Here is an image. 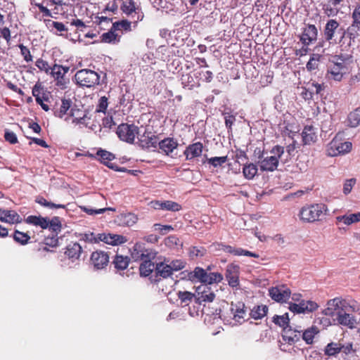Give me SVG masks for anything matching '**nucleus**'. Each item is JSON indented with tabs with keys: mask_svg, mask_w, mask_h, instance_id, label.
<instances>
[{
	"mask_svg": "<svg viewBox=\"0 0 360 360\" xmlns=\"http://www.w3.org/2000/svg\"><path fill=\"white\" fill-rule=\"evenodd\" d=\"M155 120L150 119L146 126L144 133L139 138V127L134 124L122 123L116 131L119 139L128 143H134L135 139H139L141 148L149 151H155L158 146V134L155 129Z\"/></svg>",
	"mask_w": 360,
	"mask_h": 360,
	"instance_id": "f257e3e1",
	"label": "nucleus"
},
{
	"mask_svg": "<svg viewBox=\"0 0 360 360\" xmlns=\"http://www.w3.org/2000/svg\"><path fill=\"white\" fill-rule=\"evenodd\" d=\"M354 61L351 55H334L327 66L326 77L329 80L340 82L346 76L351 74Z\"/></svg>",
	"mask_w": 360,
	"mask_h": 360,
	"instance_id": "f03ea898",
	"label": "nucleus"
},
{
	"mask_svg": "<svg viewBox=\"0 0 360 360\" xmlns=\"http://www.w3.org/2000/svg\"><path fill=\"white\" fill-rule=\"evenodd\" d=\"M285 153V148L275 146L271 150L272 155L264 158V151L259 152L258 164L262 171H274L278 166L279 160Z\"/></svg>",
	"mask_w": 360,
	"mask_h": 360,
	"instance_id": "7ed1b4c3",
	"label": "nucleus"
},
{
	"mask_svg": "<svg viewBox=\"0 0 360 360\" xmlns=\"http://www.w3.org/2000/svg\"><path fill=\"white\" fill-rule=\"evenodd\" d=\"M327 210L328 207L326 204H312L301 208L299 215L302 221L313 223V221L321 220L322 216L326 214Z\"/></svg>",
	"mask_w": 360,
	"mask_h": 360,
	"instance_id": "20e7f679",
	"label": "nucleus"
},
{
	"mask_svg": "<svg viewBox=\"0 0 360 360\" xmlns=\"http://www.w3.org/2000/svg\"><path fill=\"white\" fill-rule=\"evenodd\" d=\"M352 148V143L350 141H345L342 137L337 134L332 141L328 143L326 153L330 157L343 155V154L349 153Z\"/></svg>",
	"mask_w": 360,
	"mask_h": 360,
	"instance_id": "39448f33",
	"label": "nucleus"
},
{
	"mask_svg": "<svg viewBox=\"0 0 360 360\" xmlns=\"http://www.w3.org/2000/svg\"><path fill=\"white\" fill-rule=\"evenodd\" d=\"M75 79L79 85L91 87L99 84L100 76L94 70L82 69L76 72Z\"/></svg>",
	"mask_w": 360,
	"mask_h": 360,
	"instance_id": "423d86ee",
	"label": "nucleus"
},
{
	"mask_svg": "<svg viewBox=\"0 0 360 360\" xmlns=\"http://www.w3.org/2000/svg\"><path fill=\"white\" fill-rule=\"evenodd\" d=\"M120 10L127 16L131 17L134 23L142 20L143 18L141 8L138 5L136 0H122Z\"/></svg>",
	"mask_w": 360,
	"mask_h": 360,
	"instance_id": "0eeeda50",
	"label": "nucleus"
},
{
	"mask_svg": "<svg viewBox=\"0 0 360 360\" xmlns=\"http://www.w3.org/2000/svg\"><path fill=\"white\" fill-rule=\"evenodd\" d=\"M342 30L340 24L335 19H330L325 24L322 34L325 41H328L330 44L337 43L336 36L339 31Z\"/></svg>",
	"mask_w": 360,
	"mask_h": 360,
	"instance_id": "6e6552de",
	"label": "nucleus"
},
{
	"mask_svg": "<svg viewBox=\"0 0 360 360\" xmlns=\"http://www.w3.org/2000/svg\"><path fill=\"white\" fill-rule=\"evenodd\" d=\"M69 70L70 67L56 63L51 67L49 74L54 78L58 86L64 88L67 83L65 76Z\"/></svg>",
	"mask_w": 360,
	"mask_h": 360,
	"instance_id": "1a4fd4ad",
	"label": "nucleus"
},
{
	"mask_svg": "<svg viewBox=\"0 0 360 360\" xmlns=\"http://www.w3.org/2000/svg\"><path fill=\"white\" fill-rule=\"evenodd\" d=\"M156 253L146 249L144 244L136 243L131 250V257L134 261L143 260L146 259H155Z\"/></svg>",
	"mask_w": 360,
	"mask_h": 360,
	"instance_id": "9d476101",
	"label": "nucleus"
},
{
	"mask_svg": "<svg viewBox=\"0 0 360 360\" xmlns=\"http://www.w3.org/2000/svg\"><path fill=\"white\" fill-rule=\"evenodd\" d=\"M226 278L229 285L238 288L240 286V266L231 263L226 266Z\"/></svg>",
	"mask_w": 360,
	"mask_h": 360,
	"instance_id": "9b49d317",
	"label": "nucleus"
},
{
	"mask_svg": "<svg viewBox=\"0 0 360 360\" xmlns=\"http://www.w3.org/2000/svg\"><path fill=\"white\" fill-rule=\"evenodd\" d=\"M318 29L314 25L307 24L303 27L300 39L303 45L309 46L317 39Z\"/></svg>",
	"mask_w": 360,
	"mask_h": 360,
	"instance_id": "f8f14e48",
	"label": "nucleus"
},
{
	"mask_svg": "<svg viewBox=\"0 0 360 360\" xmlns=\"http://www.w3.org/2000/svg\"><path fill=\"white\" fill-rule=\"evenodd\" d=\"M110 256L103 250H96L91 255L90 261L96 269H105L109 264Z\"/></svg>",
	"mask_w": 360,
	"mask_h": 360,
	"instance_id": "ddd939ff",
	"label": "nucleus"
},
{
	"mask_svg": "<svg viewBox=\"0 0 360 360\" xmlns=\"http://www.w3.org/2000/svg\"><path fill=\"white\" fill-rule=\"evenodd\" d=\"M269 295L271 299L276 302H286L288 300L291 292L289 288L281 285L269 288Z\"/></svg>",
	"mask_w": 360,
	"mask_h": 360,
	"instance_id": "4468645a",
	"label": "nucleus"
},
{
	"mask_svg": "<svg viewBox=\"0 0 360 360\" xmlns=\"http://www.w3.org/2000/svg\"><path fill=\"white\" fill-rule=\"evenodd\" d=\"M97 238L98 241H103L111 245H121L127 241V239L122 235L110 233H98L97 234Z\"/></svg>",
	"mask_w": 360,
	"mask_h": 360,
	"instance_id": "2eb2a0df",
	"label": "nucleus"
},
{
	"mask_svg": "<svg viewBox=\"0 0 360 360\" xmlns=\"http://www.w3.org/2000/svg\"><path fill=\"white\" fill-rule=\"evenodd\" d=\"M203 145L202 142L198 141L191 143L188 146L186 147L184 152L186 160H192L195 158L202 155Z\"/></svg>",
	"mask_w": 360,
	"mask_h": 360,
	"instance_id": "dca6fc26",
	"label": "nucleus"
},
{
	"mask_svg": "<svg viewBox=\"0 0 360 360\" xmlns=\"http://www.w3.org/2000/svg\"><path fill=\"white\" fill-rule=\"evenodd\" d=\"M82 252V246L77 242H71L65 248L64 254L72 262H75L79 259Z\"/></svg>",
	"mask_w": 360,
	"mask_h": 360,
	"instance_id": "f3484780",
	"label": "nucleus"
},
{
	"mask_svg": "<svg viewBox=\"0 0 360 360\" xmlns=\"http://www.w3.org/2000/svg\"><path fill=\"white\" fill-rule=\"evenodd\" d=\"M0 221L11 224L20 223V216L14 210L0 209Z\"/></svg>",
	"mask_w": 360,
	"mask_h": 360,
	"instance_id": "a211bd4d",
	"label": "nucleus"
},
{
	"mask_svg": "<svg viewBox=\"0 0 360 360\" xmlns=\"http://www.w3.org/2000/svg\"><path fill=\"white\" fill-rule=\"evenodd\" d=\"M152 259H145L139 266L140 275L141 276H148L153 271L155 277L158 276V264L151 262Z\"/></svg>",
	"mask_w": 360,
	"mask_h": 360,
	"instance_id": "6ab92c4d",
	"label": "nucleus"
},
{
	"mask_svg": "<svg viewBox=\"0 0 360 360\" xmlns=\"http://www.w3.org/2000/svg\"><path fill=\"white\" fill-rule=\"evenodd\" d=\"M245 304L243 302H238L236 304L231 302V311L233 315V319L237 322L243 321L246 316V310L245 309Z\"/></svg>",
	"mask_w": 360,
	"mask_h": 360,
	"instance_id": "aec40b11",
	"label": "nucleus"
},
{
	"mask_svg": "<svg viewBox=\"0 0 360 360\" xmlns=\"http://www.w3.org/2000/svg\"><path fill=\"white\" fill-rule=\"evenodd\" d=\"M336 319L339 324L348 326L349 328L352 329L356 327V322L354 316L345 311H338Z\"/></svg>",
	"mask_w": 360,
	"mask_h": 360,
	"instance_id": "412c9836",
	"label": "nucleus"
},
{
	"mask_svg": "<svg viewBox=\"0 0 360 360\" xmlns=\"http://www.w3.org/2000/svg\"><path fill=\"white\" fill-rule=\"evenodd\" d=\"M301 136L304 144H311L317 141V134L313 126H305Z\"/></svg>",
	"mask_w": 360,
	"mask_h": 360,
	"instance_id": "4be33fe9",
	"label": "nucleus"
},
{
	"mask_svg": "<svg viewBox=\"0 0 360 360\" xmlns=\"http://www.w3.org/2000/svg\"><path fill=\"white\" fill-rule=\"evenodd\" d=\"M345 33L349 39V45L355 44V43L359 41L360 26L356 25L354 21H352L351 25L347 27Z\"/></svg>",
	"mask_w": 360,
	"mask_h": 360,
	"instance_id": "5701e85b",
	"label": "nucleus"
},
{
	"mask_svg": "<svg viewBox=\"0 0 360 360\" xmlns=\"http://www.w3.org/2000/svg\"><path fill=\"white\" fill-rule=\"evenodd\" d=\"M70 115L73 118V123L76 124H82L85 127L88 126V124L85 122V120L87 118L86 114L84 111L77 108L76 106L72 107L70 109Z\"/></svg>",
	"mask_w": 360,
	"mask_h": 360,
	"instance_id": "b1692460",
	"label": "nucleus"
},
{
	"mask_svg": "<svg viewBox=\"0 0 360 360\" xmlns=\"http://www.w3.org/2000/svg\"><path fill=\"white\" fill-rule=\"evenodd\" d=\"M137 219L138 218L136 214L127 212L118 215L117 217V222L120 226H131L136 223Z\"/></svg>",
	"mask_w": 360,
	"mask_h": 360,
	"instance_id": "393cba45",
	"label": "nucleus"
},
{
	"mask_svg": "<svg viewBox=\"0 0 360 360\" xmlns=\"http://www.w3.org/2000/svg\"><path fill=\"white\" fill-rule=\"evenodd\" d=\"M177 146L178 143L174 138H165L164 140L159 142L160 149L162 150L166 155H169Z\"/></svg>",
	"mask_w": 360,
	"mask_h": 360,
	"instance_id": "a878e982",
	"label": "nucleus"
},
{
	"mask_svg": "<svg viewBox=\"0 0 360 360\" xmlns=\"http://www.w3.org/2000/svg\"><path fill=\"white\" fill-rule=\"evenodd\" d=\"M96 155L100 158L101 162L103 164L105 165L109 168L117 170V166L114 165L113 163H111V161L115 158L112 153L107 150L100 149L97 151Z\"/></svg>",
	"mask_w": 360,
	"mask_h": 360,
	"instance_id": "bb28decb",
	"label": "nucleus"
},
{
	"mask_svg": "<svg viewBox=\"0 0 360 360\" xmlns=\"http://www.w3.org/2000/svg\"><path fill=\"white\" fill-rule=\"evenodd\" d=\"M25 223L35 226H39L42 229L48 228V217H44L41 215H30L25 219Z\"/></svg>",
	"mask_w": 360,
	"mask_h": 360,
	"instance_id": "cd10ccee",
	"label": "nucleus"
},
{
	"mask_svg": "<svg viewBox=\"0 0 360 360\" xmlns=\"http://www.w3.org/2000/svg\"><path fill=\"white\" fill-rule=\"evenodd\" d=\"M187 277L191 281H200L205 283L207 272L202 267H195L193 271H190L187 274Z\"/></svg>",
	"mask_w": 360,
	"mask_h": 360,
	"instance_id": "c85d7f7f",
	"label": "nucleus"
},
{
	"mask_svg": "<svg viewBox=\"0 0 360 360\" xmlns=\"http://www.w3.org/2000/svg\"><path fill=\"white\" fill-rule=\"evenodd\" d=\"M72 101L70 99L63 98L59 108H53V114L56 117L63 118L68 110L72 108Z\"/></svg>",
	"mask_w": 360,
	"mask_h": 360,
	"instance_id": "c756f323",
	"label": "nucleus"
},
{
	"mask_svg": "<svg viewBox=\"0 0 360 360\" xmlns=\"http://www.w3.org/2000/svg\"><path fill=\"white\" fill-rule=\"evenodd\" d=\"M225 252L229 253L233 255H245L246 257H251L255 258H259V255L250 251L245 250L242 248L232 247L231 245H226Z\"/></svg>",
	"mask_w": 360,
	"mask_h": 360,
	"instance_id": "7c9ffc66",
	"label": "nucleus"
},
{
	"mask_svg": "<svg viewBox=\"0 0 360 360\" xmlns=\"http://www.w3.org/2000/svg\"><path fill=\"white\" fill-rule=\"evenodd\" d=\"M130 259L128 256H123L117 254L113 258L112 264L117 271H123L127 268Z\"/></svg>",
	"mask_w": 360,
	"mask_h": 360,
	"instance_id": "2f4dec72",
	"label": "nucleus"
},
{
	"mask_svg": "<svg viewBox=\"0 0 360 360\" xmlns=\"http://www.w3.org/2000/svg\"><path fill=\"white\" fill-rule=\"evenodd\" d=\"M337 223H343L346 225H351L358 223L360 221V212L338 215L336 218Z\"/></svg>",
	"mask_w": 360,
	"mask_h": 360,
	"instance_id": "473e14b6",
	"label": "nucleus"
},
{
	"mask_svg": "<svg viewBox=\"0 0 360 360\" xmlns=\"http://www.w3.org/2000/svg\"><path fill=\"white\" fill-rule=\"evenodd\" d=\"M177 297L180 301V305L186 307L191 304L194 298H195V295L190 291L179 290L177 291Z\"/></svg>",
	"mask_w": 360,
	"mask_h": 360,
	"instance_id": "72a5a7b5",
	"label": "nucleus"
},
{
	"mask_svg": "<svg viewBox=\"0 0 360 360\" xmlns=\"http://www.w3.org/2000/svg\"><path fill=\"white\" fill-rule=\"evenodd\" d=\"M202 290L198 291V294L199 297H198V300L199 302H212L214 300L215 295L213 291L211 290L210 287L207 285H204L202 287Z\"/></svg>",
	"mask_w": 360,
	"mask_h": 360,
	"instance_id": "f704fd0d",
	"label": "nucleus"
},
{
	"mask_svg": "<svg viewBox=\"0 0 360 360\" xmlns=\"http://www.w3.org/2000/svg\"><path fill=\"white\" fill-rule=\"evenodd\" d=\"M268 307L266 305H258L253 307L250 312V316L255 320L263 319L267 314Z\"/></svg>",
	"mask_w": 360,
	"mask_h": 360,
	"instance_id": "c9c22d12",
	"label": "nucleus"
},
{
	"mask_svg": "<svg viewBox=\"0 0 360 360\" xmlns=\"http://www.w3.org/2000/svg\"><path fill=\"white\" fill-rule=\"evenodd\" d=\"M319 330L316 326H311L303 331L302 339L305 340L307 344H312L314 338L318 334Z\"/></svg>",
	"mask_w": 360,
	"mask_h": 360,
	"instance_id": "e433bc0d",
	"label": "nucleus"
},
{
	"mask_svg": "<svg viewBox=\"0 0 360 360\" xmlns=\"http://www.w3.org/2000/svg\"><path fill=\"white\" fill-rule=\"evenodd\" d=\"M159 208L160 210L176 212L181 210L182 205L173 200H164L159 203Z\"/></svg>",
	"mask_w": 360,
	"mask_h": 360,
	"instance_id": "4c0bfd02",
	"label": "nucleus"
},
{
	"mask_svg": "<svg viewBox=\"0 0 360 360\" xmlns=\"http://www.w3.org/2000/svg\"><path fill=\"white\" fill-rule=\"evenodd\" d=\"M48 228L52 233L58 234L61 231L62 224L59 217H53L51 220L48 218Z\"/></svg>",
	"mask_w": 360,
	"mask_h": 360,
	"instance_id": "58836bf2",
	"label": "nucleus"
},
{
	"mask_svg": "<svg viewBox=\"0 0 360 360\" xmlns=\"http://www.w3.org/2000/svg\"><path fill=\"white\" fill-rule=\"evenodd\" d=\"M349 126L351 127H356L360 124V106L355 108L348 115Z\"/></svg>",
	"mask_w": 360,
	"mask_h": 360,
	"instance_id": "ea45409f",
	"label": "nucleus"
},
{
	"mask_svg": "<svg viewBox=\"0 0 360 360\" xmlns=\"http://www.w3.org/2000/svg\"><path fill=\"white\" fill-rule=\"evenodd\" d=\"M206 249L204 247L191 246L188 248V256L191 259L202 257L206 255Z\"/></svg>",
	"mask_w": 360,
	"mask_h": 360,
	"instance_id": "a19ab883",
	"label": "nucleus"
},
{
	"mask_svg": "<svg viewBox=\"0 0 360 360\" xmlns=\"http://www.w3.org/2000/svg\"><path fill=\"white\" fill-rule=\"evenodd\" d=\"M301 313L311 312L315 311L318 308V304L311 300H301L299 302Z\"/></svg>",
	"mask_w": 360,
	"mask_h": 360,
	"instance_id": "79ce46f5",
	"label": "nucleus"
},
{
	"mask_svg": "<svg viewBox=\"0 0 360 360\" xmlns=\"http://www.w3.org/2000/svg\"><path fill=\"white\" fill-rule=\"evenodd\" d=\"M257 167L254 164H246L243 167V174L247 179H252L257 174Z\"/></svg>",
	"mask_w": 360,
	"mask_h": 360,
	"instance_id": "37998d69",
	"label": "nucleus"
},
{
	"mask_svg": "<svg viewBox=\"0 0 360 360\" xmlns=\"http://www.w3.org/2000/svg\"><path fill=\"white\" fill-rule=\"evenodd\" d=\"M13 240L21 245H25L29 243L30 236L27 233L15 230L13 235Z\"/></svg>",
	"mask_w": 360,
	"mask_h": 360,
	"instance_id": "c03bdc74",
	"label": "nucleus"
},
{
	"mask_svg": "<svg viewBox=\"0 0 360 360\" xmlns=\"http://www.w3.org/2000/svg\"><path fill=\"white\" fill-rule=\"evenodd\" d=\"M289 315L287 312L281 316L275 315L273 316V322H274L276 325L281 326L284 330L289 326Z\"/></svg>",
	"mask_w": 360,
	"mask_h": 360,
	"instance_id": "a18cd8bd",
	"label": "nucleus"
},
{
	"mask_svg": "<svg viewBox=\"0 0 360 360\" xmlns=\"http://www.w3.org/2000/svg\"><path fill=\"white\" fill-rule=\"evenodd\" d=\"M342 350V345L339 343L331 342L328 344L325 348V354L328 356H334L338 354Z\"/></svg>",
	"mask_w": 360,
	"mask_h": 360,
	"instance_id": "49530a36",
	"label": "nucleus"
},
{
	"mask_svg": "<svg viewBox=\"0 0 360 360\" xmlns=\"http://www.w3.org/2000/svg\"><path fill=\"white\" fill-rule=\"evenodd\" d=\"M36 202H37L38 204L41 205V206H44V207H49V208H56V209H58V208H65V205H62V204H56V203H53V202H49L47 201L44 197L42 196H38L36 200H35Z\"/></svg>",
	"mask_w": 360,
	"mask_h": 360,
	"instance_id": "de8ad7c7",
	"label": "nucleus"
},
{
	"mask_svg": "<svg viewBox=\"0 0 360 360\" xmlns=\"http://www.w3.org/2000/svg\"><path fill=\"white\" fill-rule=\"evenodd\" d=\"M32 96L35 98V101H37V98H43V94H46L44 90V87L41 82H37L32 88Z\"/></svg>",
	"mask_w": 360,
	"mask_h": 360,
	"instance_id": "09e8293b",
	"label": "nucleus"
},
{
	"mask_svg": "<svg viewBox=\"0 0 360 360\" xmlns=\"http://www.w3.org/2000/svg\"><path fill=\"white\" fill-rule=\"evenodd\" d=\"M223 281V276L221 273L219 272H211L207 273V277L205 278V283L211 285L214 283H219Z\"/></svg>",
	"mask_w": 360,
	"mask_h": 360,
	"instance_id": "8fccbe9b",
	"label": "nucleus"
},
{
	"mask_svg": "<svg viewBox=\"0 0 360 360\" xmlns=\"http://www.w3.org/2000/svg\"><path fill=\"white\" fill-rule=\"evenodd\" d=\"M322 8L325 15L328 17L335 16L338 13V8H335V6L332 5L330 0H329L328 3H326L324 5H323Z\"/></svg>",
	"mask_w": 360,
	"mask_h": 360,
	"instance_id": "3c124183",
	"label": "nucleus"
},
{
	"mask_svg": "<svg viewBox=\"0 0 360 360\" xmlns=\"http://www.w3.org/2000/svg\"><path fill=\"white\" fill-rule=\"evenodd\" d=\"M228 158L227 156H221V157H212L207 160V163L210 165L213 166L214 167H217L219 166H221L227 162Z\"/></svg>",
	"mask_w": 360,
	"mask_h": 360,
	"instance_id": "603ef678",
	"label": "nucleus"
},
{
	"mask_svg": "<svg viewBox=\"0 0 360 360\" xmlns=\"http://www.w3.org/2000/svg\"><path fill=\"white\" fill-rule=\"evenodd\" d=\"M46 25H51L54 27L58 32H60V35H62V32H68V29L66 26L61 22L53 21L51 20H44Z\"/></svg>",
	"mask_w": 360,
	"mask_h": 360,
	"instance_id": "864d4df0",
	"label": "nucleus"
},
{
	"mask_svg": "<svg viewBox=\"0 0 360 360\" xmlns=\"http://www.w3.org/2000/svg\"><path fill=\"white\" fill-rule=\"evenodd\" d=\"M172 268L169 265H164L162 262H159V276L163 278H167L172 274Z\"/></svg>",
	"mask_w": 360,
	"mask_h": 360,
	"instance_id": "5fc2aeb1",
	"label": "nucleus"
},
{
	"mask_svg": "<svg viewBox=\"0 0 360 360\" xmlns=\"http://www.w3.org/2000/svg\"><path fill=\"white\" fill-rule=\"evenodd\" d=\"M112 28L115 30L129 31L131 30V22L127 20L115 22L112 24Z\"/></svg>",
	"mask_w": 360,
	"mask_h": 360,
	"instance_id": "6e6d98bb",
	"label": "nucleus"
},
{
	"mask_svg": "<svg viewBox=\"0 0 360 360\" xmlns=\"http://www.w3.org/2000/svg\"><path fill=\"white\" fill-rule=\"evenodd\" d=\"M117 35L115 33L114 31L112 30V29L103 34L101 36V41L103 43H111L117 41Z\"/></svg>",
	"mask_w": 360,
	"mask_h": 360,
	"instance_id": "4d7b16f0",
	"label": "nucleus"
},
{
	"mask_svg": "<svg viewBox=\"0 0 360 360\" xmlns=\"http://www.w3.org/2000/svg\"><path fill=\"white\" fill-rule=\"evenodd\" d=\"M19 49H20V53L23 57V59L27 62L30 63L33 60V57L30 53V49L24 46L22 44L18 45Z\"/></svg>",
	"mask_w": 360,
	"mask_h": 360,
	"instance_id": "13d9d810",
	"label": "nucleus"
},
{
	"mask_svg": "<svg viewBox=\"0 0 360 360\" xmlns=\"http://www.w3.org/2000/svg\"><path fill=\"white\" fill-rule=\"evenodd\" d=\"M46 246L55 248L58 245V234L52 233L51 236H48L44 238V243Z\"/></svg>",
	"mask_w": 360,
	"mask_h": 360,
	"instance_id": "bf43d9fd",
	"label": "nucleus"
},
{
	"mask_svg": "<svg viewBox=\"0 0 360 360\" xmlns=\"http://www.w3.org/2000/svg\"><path fill=\"white\" fill-rule=\"evenodd\" d=\"M165 245L169 248H174L178 245L179 239L175 235H170L169 237L165 238Z\"/></svg>",
	"mask_w": 360,
	"mask_h": 360,
	"instance_id": "052dcab7",
	"label": "nucleus"
},
{
	"mask_svg": "<svg viewBox=\"0 0 360 360\" xmlns=\"http://www.w3.org/2000/svg\"><path fill=\"white\" fill-rule=\"evenodd\" d=\"M108 105V98L106 96H102L98 101V104L97 105L96 111L98 112L105 113L107 110Z\"/></svg>",
	"mask_w": 360,
	"mask_h": 360,
	"instance_id": "680f3d73",
	"label": "nucleus"
},
{
	"mask_svg": "<svg viewBox=\"0 0 360 360\" xmlns=\"http://www.w3.org/2000/svg\"><path fill=\"white\" fill-rule=\"evenodd\" d=\"M36 66L41 71H44L46 73H49L51 68L48 64V62L43 60L42 58H38L35 63Z\"/></svg>",
	"mask_w": 360,
	"mask_h": 360,
	"instance_id": "e2e57ef3",
	"label": "nucleus"
},
{
	"mask_svg": "<svg viewBox=\"0 0 360 360\" xmlns=\"http://www.w3.org/2000/svg\"><path fill=\"white\" fill-rule=\"evenodd\" d=\"M352 19L356 25L360 26V3H357L355 6L352 13Z\"/></svg>",
	"mask_w": 360,
	"mask_h": 360,
	"instance_id": "0e129e2a",
	"label": "nucleus"
},
{
	"mask_svg": "<svg viewBox=\"0 0 360 360\" xmlns=\"http://www.w3.org/2000/svg\"><path fill=\"white\" fill-rule=\"evenodd\" d=\"M4 139L7 142H8L11 144H15L18 141L15 134L13 131L8 130V129L5 130Z\"/></svg>",
	"mask_w": 360,
	"mask_h": 360,
	"instance_id": "69168bd1",
	"label": "nucleus"
},
{
	"mask_svg": "<svg viewBox=\"0 0 360 360\" xmlns=\"http://www.w3.org/2000/svg\"><path fill=\"white\" fill-rule=\"evenodd\" d=\"M356 184L355 179H347L343 185V192L345 195L349 194Z\"/></svg>",
	"mask_w": 360,
	"mask_h": 360,
	"instance_id": "338daca9",
	"label": "nucleus"
},
{
	"mask_svg": "<svg viewBox=\"0 0 360 360\" xmlns=\"http://www.w3.org/2000/svg\"><path fill=\"white\" fill-rule=\"evenodd\" d=\"M319 58H316L314 55L310 58L307 64V69L309 71H312L317 69L319 65Z\"/></svg>",
	"mask_w": 360,
	"mask_h": 360,
	"instance_id": "774afa93",
	"label": "nucleus"
}]
</instances>
